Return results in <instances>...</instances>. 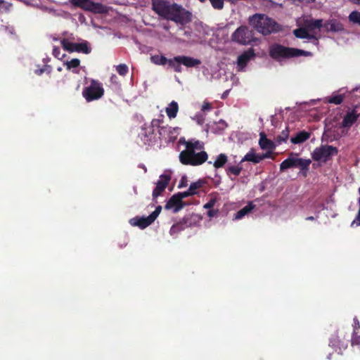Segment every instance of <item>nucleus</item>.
<instances>
[{
    "label": "nucleus",
    "mask_w": 360,
    "mask_h": 360,
    "mask_svg": "<svg viewBox=\"0 0 360 360\" xmlns=\"http://www.w3.org/2000/svg\"><path fill=\"white\" fill-rule=\"evenodd\" d=\"M11 6V4L4 0H0V14L8 12Z\"/></svg>",
    "instance_id": "obj_36"
},
{
    "label": "nucleus",
    "mask_w": 360,
    "mask_h": 360,
    "mask_svg": "<svg viewBox=\"0 0 360 360\" xmlns=\"http://www.w3.org/2000/svg\"><path fill=\"white\" fill-rule=\"evenodd\" d=\"M326 26L328 31L338 32L344 30L343 25L336 20H331Z\"/></svg>",
    "instance_id": "obj_21"
},
{
    "label": "nucleus",
    "mask_w": 360,
    "mask_h": 360,
    "mask_svg": "<svg viewBox=\"0 0 360 360\" xmlns=\"http://www.w3.org/2000/svg\"><path fill=\"white\" fill-rule=\"evenodd\" d=\"M269 56L277 61L283 59L293 58L292 48L285 47L278 44H274L269 47Z\"/></svg>",
    "instance_id": "obj_10"
},
{
    "label": "nucleus",
    "mask_w": 360,
    "mask_h": 360,
    "mask_svg": "<svg viewBox=\"0 0 360 360\" xmlns=\"http://www.w3.org/2000/svg\"><path fill=\"white\" fill-rule=\"evenodd\" d=\"M211 108H212V107H211L210 104L205 103L202 105V110H211Z\"/></svg>",
    "instance_id": "obj_48"
},
{
    "label": "nucleus",
    "mask_w": 360,
    "mask_h": 360,
    "mask_svg": "<svg viewBox=\"0 0 360 360\" xmlns=\"http://www.w3.org/2000/svg\"><path fill=\"white\" fill-rule=\"evenodd\" d=\"M295 36L300 39H307L309 37V32L306 27L297 28L293 32Z\"/></svg>",
    "instance_id": "obj_29"
},
{
    "label": "nucleus",
    "mask_w": 360,
    "mask_h": 360,
    "mask_svg": "<svg viewBox=\"0 0 360 360\" xmlns=\"http://www.w3.org/2000/svg\"><path fill=\"white\" fill-rule=\"evenodd\" d=\"M176 195H179V197L181 198V200H182L183 198L193 195V193L189 191V189H188L186 191L179 192V193H176Z\"/></svg>",
    "instance_id": "obj_42"
},
{
    "label": "nucleus",
    "mask_w": 360,
    "mask_h": 360,
    "mask_svg": "<svg viewBox=\"0 0 360 360\" xmlns=\"http://www.w3.org/2000/svg\"><path fill=\"white\" fill-rule=\"evenodd\" d=\"M167 58L161 55H153L150 56V61L157 65H165L167 63Z\"/></svg>",
    "instance_id": "obj_27"
},
{
    "label": "nucleus",
    "mask_w": 360,
    "mask_h": 360,
    "mask_svg": "<svg viewBox=\"0 0 360 360\" xmlns=\"http://www.w3.org/2000/svg\"><path fill=\"white\" fill-rule=\"evenodd\" d=\"M161 210H162V206L158 205L156 207L155 210L150 214V216L153 219V221H155L157 219V217L161 212Z\"/></svg>",
    "instance_id": "obj_41"
},
{
    "label": "nucleus",
    "mask_w": 360,
    "mask_h": 360,
    "mask_svg": "<svg viewBox=\"0 0 360 360\" xmlns=\"http://www.w3.org/2000/svg\"><path fill=\"white\" fill-rule=\"evenodd\" d=\"M359 209L357 215H356L355 219L352 221V225H353L354 224L356 223L357 226H360V204H359Z\"/></svg>",
    "instance_id": "obj_46"
},
{
    "label": "nucleus",
    "mask_w": 360,
    "mask_h": 360,
    "mask_svg": "<svg viewBox=\"0 0 360 360\" xmlns=\"http://www.w3.org/2000/svg\"><path fill=\"white\" fill-rule=\"evenodd\" d=\"M344 98H345L344 94L334 95L328 98V102L329 103L339 105L342 103Z\"/></svg>",
    "instance_id": "obj_32"
},
{
    "label": "nucleus",
    "mask_w": 360,
    "mask_h": 360,
    "mask_svg": "<svg viewBox=\"0 0 360 360\" xmlns=\"http://www.w3.org/2000/svg\"><path fill=\"white\" fill-rule=\"evenodd\" d=\"M73 72H75V73H78V71H75V70H73Z\"/></svg>",
    "instance_id": "obj_53"
},
{
    "label": "nucleus",
    "mask_w": 360,
    "mask_h": 360,
    "mask_svg": "<svg viewBox=\"0 0 360 360\" xmlns=\"http://www.w3.org/2000/svg\"><path fill=\"white\" fill-rule=\"evenodd\" d=\"M289 137V129L288 127L283 130L281 133L275 138V141L278 144L285 142Z\"/></svg>",
    "instance_id": "obj_28"
},
{
    "label": "nucleus",
    "mask_w": 360,
    "mask_h": 360,
    "mask_svg": "<svg viewBox=\"0 0 360 360\" xmlns=\"http://www.w3.org/2000/svg\"><path fill=\"white\" fill-rule=\"evenodd\" d=\"M64 65L66 66V69L70 70L78 68L80 65V60L78 58H73L70 61H66Z\"/></svg>",
    "instance_id": "obj_35"
},
{
    "label": "nucleus",
    "mask_w": 360,
    "mask_h": 360,
    "mask_svg": "<svg viewBox=\"0 0 360 360\" xmlns=\"http://www.w3.org/2000/svg\"><path fill=\"white\" fill-rule=\"evenodd\" d=\"M253 32L247 26H240L237 28L231 35L233 41L240 44L245 45L253 40Z\"/></svg>",
    "instance_id": "obj_9"
},
{
    "label": "nucleus",
    "mask_w": 360,
    "mask_h": 360,
    "mask_svg": "<svg viewBox=\"0 0 360 360\" xmlns=\"http://www.w3.org/2000/svg\"><path fill=\"white\" fill-rule=\"evenodd\" d=\"M255 56L253 49H249L248 51H244L238 57V65L240 68H244L247 65L248 63Z\"/></svg>",
    "instance_id": "obj_16"
},
{
    "label": "nucleus",
    "mask_w": 360,
    "mask_h": 360,
    "mask_svg": "<svg viewBox=\"0 0 360 360\" xmlns=\"http://www.w3.org/2000/svg\"><path fill=\"white\" fill-rule=\"evenodd\" d=\"M167 64L169 68L174 70L176 72H181V65L186 68H193L201 64V60L186 56H177L172 58L168 59Z\"/></svg>",
    "instance_id": "obj_4"
},
{
    "label": "nucleus",
    "mask_w": 360,
    "mask_h": 360,
    "mask_svg": "<svg viewBox=\"0 0 360 360\" xmlns=\"http://www.w3.org/2000/svg\"><path fill=\"white\" fill-rule=\"evenodd\" d=\"M306 220L313 221V220H314V217L313 216H310V217H307Z\"/></svg>",
    "instance_id": "obj_49"
},
{
    "label": "nucleus",
    "mask_w": 360,
    "mask_h": 360,
    "mask_svg": "<svg viewBox=\"0 0 360 360\" xmlns=\"http://www.w3.org/2000/svg\"><path fill=\"white\" fill-rule=\"evenodd\" d=\"M186 149L179 154V161L185 165L198 166L207 160V153L202 150L204 143L198 140L184 141Z\"/></svg>",
    "instance_id": "obj_2"
},
{
    "label": "nucleus",
    "mask_w": 360,
    "mask_h": 360,
    "mask_svg": "<svg viewBox=\"0 0 360 360\" xmlns=\"http://www.w3.org/2000/svg\"><path fill=\"white\" fill-rule=\"evenodd\" d=\"M162 121L158 119H153L150 124L148 127L142 128L141 136H143V139L144 143H150L153 139H155L154 128H159L160 138L162 136V134L167 130V127H160V124Z\"/></svg>",
    "instance_id": "obj_8"
},
{
    "label": "nucleus",
    "mask_w": 360,
    "mask_h": 360,
    "mask_svg": "<svg viewBox=\"0 0 360 360\" xmlns=\"http://www.w3.org/2000/svg\"><path fill=\"white\" fill-rule=\"evenodd\" d=\"M293 158H288L281 163L280 170L284 171L290 168H293Z\"/></svg>",
    "instance_id": "obj_31"
},
{
    "label": "nucleus",
    "mask_w": 360,
    "mask_h": 360,
    "mask_svg": "<svg viewBox=\"0 0 360 360\" xmlns=\"http://www.w3.org/2000/svg\"><path fill=\"white\" fill-rule=\"evenodd\" d=\"M228 158L224 153L219 154L214 162L213 163V166L216 169L221 168L224 166V165L227 162Z\"/></svg>",
    "instance_id": "obj_26"
},
{
    "label": "nucleus",
    "mask_w": 360,
    "mask_h": 360,
    "mask_svg": "<svg viewBox=\"0 0 360 360\" xmlns=\"http://www.w3.org/2000/svg\"><path fill=\"white\" fill-rule=\"evenodd\" d=\"M310 137V134L305 131L298 132L295 136L292 137L290 141L294 144H299L306 141Z\"/></svg>",
    "instance_id": "obj_20"
},
{
    "label": "nucleus",
    "mask_w": 360,
    "mask_h": 360,
    "mask_svg": "<svg viewBox=\"0 0 360 360\" xmlns=\"http://www.w3.org/2000/svg\"><path fill=\"white\" fill-rule=\"evenodd\" d=\"M348 18L351 22L358 24L360 25V12L357 11H354L351 12L350 14L349 15Z\"/></svg>",
    "instance_id": "obj_33"
},
{
    "label": "nucleus",
    "mask_w": 360,
    "mask_h": 360,
    "mask_svg": "<svg viewBox=\"0 0 360 360\" xmlns=\"http://www.w3.org/2000/svg\"><path fill=\"white\" fill-rule=\"evenodd\" d=\"M311 161L308 159L295 158H293V167H299L302 172H304V175H307V172L309 169V167Z\"/></svg>",
    "instance_id": "obj_18"
},
{
    "label": "nucleus",
    "mask_w": 360,
    "mask_h": 360,
    "mask_svg": "<svg viewBox=\"0 0 360 360\" xmlns=\"http://www.w3.org/2000/svg\"><path fill=\"white\" fill-rule=\"evenodd\" d=\"M72 3L76 6L94 13L104 14L108 12V8L106 6L101 3L93 2L91 0H72Z\"/></svg>",
    "instance_id": "obj_7"
},
{
    "label": "nucleus",
    "mask_w": 360,
    "mask_h": 360,
    "mask_svg": "<svg viewBox=\"0 0 360 360\" xmlns=\"http://www.w3.org/2000/svg\"><path fill=\"white\" fill-rule=\"evenodd\" d=\"M339 150L338 148L330 145H322L316 148L311 153L314 161L327 162L333 156L337 155Z\"/></svg>",
    "instance_id": "obj_6"
},
{
    "label": "nucleus",
    "mask_w": 360,
    "mask_h": 360,
    "mask_svg": "<svg viewBox=\"0 0 360 360\" xmlns=\"http://www.w3.org/2000/svg\"><path fill=\"white\" fill-rule=\"evenodd\" d=\"M202 186V183L200 181L193 182L191 184L188 189L191 192L193 193V195L196 193V190L200 188Z\"/></svg>",
    "instance_id": "obj_40"
},
{
    "label": "nucleus",
    "mask_w": 360,
    "mask_h": 360,
    "mask_svg": "<svg viewBox=\"0 0 360 360\" xmlns=\"http://www.w3.org/2000/svg\"><path fill=\"white\" fill-rule=\"evenodd\" d=\"M186 229L184 224L182 223V221H179V222L172 225L170 229L169 233L171 235H174L180 231L184 230Z\"/></svg>",
    "instance_id": "obj_30"
},
{
    "label": "nucleus",
    "mask_w": 360,
    "mask_h": 360,
    "mask_svg": "<svg viewBox=\"0 0 360 360\" xmlns=\"http://www.w3.org/2000/svg\"><path fill=\"white\" fill-rule=\"evenodd\" d=\"M249 23L263 35L276 33L282 30L281 25L265 14L256 13L249 18Z\"/></svg>",
    "instance_id": "obj_3"
},
{
    "label": "nucleus",
    "mask_w": 360,
    "mask_h": 360,
    "mask_svg": "<svg viewBox=\"0 0 360 360\" xmlns=\"http://www.w3.org/2000/svg\"><path fill=\"white\" fill-rule=\"evenodd\" d=\"M271 151L272 150H269L268 152H266V153H263V154H261L260 155V157L262 158V160H263L265 158H269L271 157Z\"/></svg>",
    "instance_id": "obj_47"
},
{
    "label": "nucleus",
    "mask_w": 360,
    "mask_h": 360,
    "mask_svg": "<svg viewBox=\"0 0 360 360\" xmlns=\"http://www.w3.org/2000/svg\"><path fill=\"white\" fill-rule=\"evenodd\" d=\"M171 180V176L168 174H163L160 176V179L156 183V186L153 191L152 196L153 199L155 200L158 196L162 195L165 188L168 186Z\"/></svg>",
    "instance_id": "obj_12"
},
{
    "label": "nucleus",
    "mask_w": 360,
    "mask_h": 360,
    "mask_svg": "<svg viewBox=\"0 0 360 360\" xmlns=\"http://www.w3.org/2000/svg\"><path fill=\"white\" fill-rule=\"evenodd\" d=\"M60 44L62 47L70 53L77 52L89 54L91 51V49L86 41H84L81 43H73L70 42L67 39H63L60 41Z\"/></svg>",
    "instance_id": "obj_11"
},
{
    "label": "nucleus",
    "mask_w": 360,
    "mask_h": 360,
    "mask_svg": "<svg viewBox=\"0 0 360 360\" xmlns=\"http://www.w3.org/2000/svg\"><path fill=\"white\" fill-rule=\"evenodd\" d=\"M152 9L159 17L181 25L191 21V13L176 3L166 0H152Z\"/></svg>",
    "instance_id": "obj_1"
},
{
    "label": "nucleus",
    "mask_w": 360,
    "mask_h": 360,
    "mask_svg": "<svg viewBox=\"0 0 360 360\" xmlns=\"http://www.w3.org/2000/svg\"><path fill=\"white\" fill-rule=\"evenodd\" d=\"M248 161L252 162L255 164H257L262 161V158L260 155L256 154L252 151L248 153L244 158L242 159L241 162Z\"/></svg>",
    "instance_id": "obj_25"
},
{
    "label": "nucleus",
    "mask_w": 360,
    "mask_h": 360,
    "mask_svg": "<svg viewBox=\"0 0 360 360\" xmlns=\"http://www.w3.org/2000/svg\"><path fill=\"white\" fill-rule=\"evenodd\" d=\"M322 22V20H310L305 22V27L308 32H316V30L319 32L323 26Z\"/></svg>",
    "instance_id": "obj_19"
},
{
    "label": "nucleus",
    "mask_w": 360,
    "mask_h": 360,
    "mask_svg": "<svg viewBox=\"0 0 360 360\" xmlns=\"http://www.w3.org/2000/svg\"><path fill=\"white\" fill-rule=\"evenodd\" d=\"M104 94L102 84L98 80L91 79L90 85L83 89L82 96L87 102L101 98Z\"/></svg>",
    "instance_id": "obj_5"
},
{
    "label": "nucleus",
    "mask_w": 360,
    "mask_h": 360,
    "mask_svg": "<svg viewBox=\"0 0 360 360\" xmlns=\"http://www.w3.org/2000/svg\"><path fill=\"white\" fill-rule=\"evenodd\" d=\"M217 198L216 197H212L209 201L203 205L205 209L209 210L212 209L217 202Z\"/></svg>",
    "instance_id": "obj_39"
},
{
    "label": "nucleus",
    "mask_w": 360,
    "mask_h": 360,
    "mask_svg": "<svg viewBox=\"0 0 360 360\" xmlns=\"http://www.w3.org/2000/svg\"><path fill=\"white\" fill-rule=\"evenodd\" d=\"M129 222L132 226H138L141 229H144L152 224L154 221L149 215L146 217L136 216L130 219Z\"/></svg>",
    "instance_id": "obj_14"
},
{
    "label": "nucleus",
    "mask_w": 360,
    "mask_h": 360,
    "mask_svg": "<svg viewBox=\"0 0 360 360\" xmlns=\"http://www.w3.org/2000/svg\"><path fill=\"white\" fill-rule=\"evenodd\" d=\"M310 2H314L315 0H309Z\"/></svg>",
    "instance_id": "obj_52"
},
{
    "label": "nucleus",
    "mask_w": 360,
    "mask_h": 360,
    "mask_svg": "<svg viewBox=\"0 0 360 360\" xmlns=\"http://www.w3.org/2000/svg\"><path fill=\"white\" fill-rule=\"evenodd\" d=\"M200 2H205L206 0H199Z\"/></svg>",
    "instance_id": "obj_51"
},
{
    "label": "nucleus",
    "mask_w": 360,
    "mask_h": 360,
    "mask_svg": "<svg viewBox=\"0 0 360 360\" xmlns=\"http://www.w3.org/2000/svg\"><path fill=\"white\" fill-rule=\"evenodd\" d=\"M242 169V167L238 165L231 166L226 169V172L228 175L233 174L234 176H238L240 174Z\"/></svg>",
    "instance_id": "obj_34"
},
{
    "label": "nucleus",
    "mask_w": 360,
    "mask_h": 360,
    "mask_svg": "<svg viewBox=\"0 0 360 360\" xmlns=\"http://www.w3.org/2000/svg\"><path fill=\"white\" fill-rule=\"evenodd\" d=\"M358 117L359 115L355 110L347 112L343 117L340 127L343 128H350L356 122Z\"/></svg>",
    "instance_id": "obj_15"
},
{
    "label": "nucleus",
    "mask_w": 360,
    "mask_h": 360,
    "mask_svg": "<svg viewBox=\"0 0 360 360\" xmlns=\"http://www.w3.org/2000/svg\"><path fill=\"white\" fill-rule=\"evenodd\" d=\"M219 210L209 209L207 214L209 217L212 218L217 215Z\"/></svg>",
    "instance_id": "obj_43"
},
{
    "label": "nucleus",
    "mask_w": 360,
    "mask_h": 360,
    "mask_svg": "<svg viewBox=\"0 0 360 360\" xmlns=\"http://www.w3.org/2000/svg\"><path fill=\"white\" fill-rule=\"evenodd\" d=\"M185 206V203L176 194L173 195L167 202L165 208L166 210L173 209V212L176 213Z\"/></svg>",
    "instance_id": "obj_13"
},
{
    "label": "nucleus",
    "mask_w": 360,
    "mask_h": 360,
    "mask_svg": "<svg viewBox=\"0 0 360 360\" xmlns=\"http://www.w3.org/2000/svg\"><path fill=\"white\" fill-rule=\"evenodd\" d=\"M255 207V205L253 204V202H249L247 205H245L244 207H243L242 209L237 212L235 218L236 219H242L246 214L250 213Z\"/></svg>",
    "instance_id": "obj_24"
},
{
    "label": "nucleus",
    "mask_w": 360,
    "mask_h": 360,
    "mask_svg": "<svg viewBox=\"0 0 360 360\" xmlns=\"http://www.w3.org/2000/svg\"><path fill=\"white\" fill-rule=\"evenodd\" d=\"M165 111L169 119L175 118L179 111L178 103L176 101H172L169 104L168 107L166 108Z\"/></svg>",
    "instance_id": "obj_22"
},
{
    "label": "nucleus",
    "mask_w": 360,
    "mask_h": 360,
    "mask_svg": "<svg viewBox=\"0 0 360 360\" xmlns=\"http://www.w3.org/2000/svg\"><path fill=\"white\" fill-rule=\"evenodd\" d=\"M198 220V216L195 214H187L181 219L182 223L184 224L186 228L194 226Z\"/></svg>",
    "instance_id": "obj_23"
},
{
    "label": "nucleus",
    "mask_w": 360,
    "mask_h": 360,
    "mask_svg": "<svg viewBox=\"0 0 360 360\" xmlns=\"http://www.w3.org/2000/svg\"><path fill=\"white\" fill-rule=\"evenodd\" d=\"M318 32H309L307 39H314L318 43V37L316 36Z\"/></svg>",
    "instance_id": "obj_44"
},
{
    "label": "nucleus",
    "mask_w": 360,
    "mask_h": 360,
    "mask_svg": "<svg viewBox=\"0 0 360 360\" xmlns=\"http://www.w3.org/2000/svg\"><path fill=\"white\" fill-rule=\"evenodd\" d=\"M53 55L54 57L59 58L60 55V49L59 47L54 46L53 49Z\"/></svg>",
    "instance_id": "obj_45"
},
{
    "label": "nucleus",
    "mask_w": 360,
    "mask_h": 360,
    "mask_svg": "<svg viewBox=\"0 0 360 360\" xmlns=\"http://www.w3.org/2000/svg\"><path fill=\"white\" fill-rule=\"evenodd\" d=\"M354 4H360V0H350Z\"/></svg>",
    "instance_id": "obj_50"
},
{
    "label": "nucleus",
    "mask_w": 360,
    "mask_h": 360,
    "mask_svg": "<svg viewBox=\"0 0 360 360\" xmlns=\"http://www.w3.org/2000/svg\"><path fill=\"white\" fill-rule=\"evenodd\" d=\"M292 54H293V58L294 57H298V56H311V52H309V51H304V50H301V49H295V48H292Z\"/></svg>",
    "instance_id": "obj_37"
},
{
    "label": "nucleus",
    "mask_w": 360,
    "mask_h": 360,
    "mask_svg": "<svg viewBox=\"0 0 360 360\" xmlns=\"http://www.w3.org/2000/svg\"><path fill=\"white\" fill-rule=\"evenodd\" d=\"M259 136L260 138L259 141V144L262 149L273 150L276 148L275 143L271 141L270 139H267L264 132H261L259 134Z\"/></svg>",
    "instance_id": "obj_17"
},
{
    "label": "nucleus",
    "mask_w": 360,
    "mask_h": 360,
    "mask_svg": "<svg viewBox=\"0 0 360 360\" xmlns=\"http://www.w3.org/2000/svg\"><path fill=\"white\" fill-rule=\"evenodd\" d=\"M116 70L119 73V75L124 76L127 74L129 68L127 65L125 64H120L116 67Z\"/></svg>",
    "instance_id": "obj_38"
}]
</instances>
